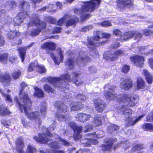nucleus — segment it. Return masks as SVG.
I'll list each match as a JSON object with an SVG mask.
<instances>
[{
  "label": "nucleus",
  "mask_w": 153,
  "mask_h": 153,
  "mask_svg": "<svg viewBox=\"0 0 153 153\" xmlns=\"http://www.w3.org/2000/svg\"><path fill=\"white\" fill-rule=\"evenodd\" d=\"M65 18H65L62 17L59 19L57 21V25L60 26H62L64 22Z\"/></svg>",
  "instance_id": "63"
},
{
  "label": "nucleus",
  "mask_w": 153,
  "mask_h": 153,
  "mask_svg": "<svg viewBox=\"0 0 153 153\" xmlns=\"http://www.w3.org/2000/svg\"><path fill=\"white\" fill-rule=\"evenodd\" d=\"M47 80L49 83L54 86H57V84L60 81L63 80L68 82L72 80L70 75L68 73L62 74L60 77H48Z\"/></svg>",
  "instance_id": "5"
},
{
  "label": "nucleus",
  "mask_w": 153,
  "mask_h": 153,
  "mask_svg": "<svg viewBox=\"0 0 153 153\" xmlns=\"http://www.w3.org/2000/svg\"><path fill=\"white\" fill-rule=\"evenodd\" d=\"M70 106L71 111H77L82 109L83 105L81 102H74L70 104Z\"/></svg>",
  "instance_id": "20"
},
{
  "label": "nucleus",
  "mask_w": 153,
  "mask_h": 153,
  "mask_svg": "<svg viewBox=\"0 0 153 153\" xmlns=\"http://www.w3.org/2000/svg\"><path fill=\"white\" fill-rule=\"evenodd\" d=\"M144 116V115L143 114L142 115L137 118L136 119H135L134 120L132 121L131 123H130V121H128V123H129L128 124V125L129 126H133L136 123H137L139 120H141L142 118H143Z\"/></svg>",
  "instance_id": "41"
},
{
  "label": "nucleus",
  "mask_w": 153,
  "mask_h": 153,
  "mask_svg": "<svg viewBox=\"0 0 153 153\" xmlns=\"http://www.w3.org/2000/svg\"><path fill=\"white\" fill-rule=\"evenodd\" d=\"M12 112L6 106L2 104L0 105V115L2 116L10 115Z\"/></svg>",
  "instance_id": "21"
},
{
  "label": "nucleus",
  "mask_w": 153,
  "mask_h": 153,
  "mask_svg": "<svg viewBox=\"0 0 153 153\" xmlns=\"http://www.w3.org/2000/svg\"><path fill=\"white\" fill-rule=\"evenodd\" d=\"M37 151V150L35 147L30 145H28L26 152H25L23 150L22 153H36Z\"/></svg>",
  "instance_id": "34"
},
{
  "label": "nucleus",
  "mask_w": 153,
  "mask_h": 153,
  "mask_svg": "<svg viewBox=\"0 0 153 153\" xmlns=\"http://www.w3.org/2000/svg\"><path fill=\"white\" fill-rule=\"evenodd\" d=\"M114 53L115 56L117 57V59L118 56L122 55L124 54L123 52L120 49L116 50Z\"/></svg>",
  "instance_id": "57"
},
{
  "label": "nucleus",
  "mask_w": 153,
  "mask_h": 153,
  "mask_svg": "<svg viewBox=\"0 0 153 153\" xmlns=\"http://www.w3.org/2000/svg\"><path fill=\"white\" fill-rule=\"evenodd\" d=\"M65 18H69L66 23V26L68 27L70 26L75 25L79 21V18L76 16H71L70 15L66 14L64 16Z\"/></svg>",
  "instance_id": "15"
},
{
  "label": "nucleus",
  "mask_w": 153,
  "mask_h": 153,
  "mask_svg": "<svg viewBox=\"0 0 153 153\" xmlns=\"http://www.w3.org/2000/svg\"><path fill=\"white\" fill-rule=\"evenodd\" d=\"M117 139L114 137H110L105 138L104 140V144H102L99 146L101 150L103 151H109L112 148L114 143L116 142Z\"/></svg>",
  "instance_id": "8"
},
{
  "label": "nucleus",
  "mask_w": 153,
  "mask_h": 153,
  "mask_svg": "<svg viewBox=\"0 0 153 153\" xmlns=\"http://www.w3.org/2000/svg\"><path fill=\"white\" fill-rule=\"evenodd\" d=\"M21 75V72L20 71H15L11 74L12 79L16 80L19 79Z\"/></svg>",
  "instance_id": "37"
},
{
  "label": "nucleus",
  "mask_w": 153,
  "mask_h": 153,
  "mask_svg": "<svg viewBox=\"0 0 153 153\" xmlns=\"http://www.w3.org/2000/svg\"><path fill=\"white\" fill-rule=\"evenodd\" d=\"M120 46V44L119 42H117L111 45L110 47L112 49H117Z\"/></svg>",
  "instance_id": "62"
},
{
  "label": "nucleus",
  "mask_w": 153,
  "mask_h": 153,
  "mask_svg": "<svg viewBox=\"0 0 153 153\" xmlns=\"http://www.w3.org/2000/svg\"><path fill=\"white\" fill-rule=\"evenodd\" d=\"M42 21L38 17L34 18L33 20V23L36 26H38L39 25L41 22Z\"/></svg>",
  "instance_id": "56"
},
{
  "label": "nucleus",
  "mask_w": 153,
  "mask_h": 153,
  "mask_svg": "<svg viewBox=\"0 0 153 153\" xmlns=\"http://www.w3.org/2000/svg\"><path fill=\"white\" fill-rule=\"evenodd\" d=\"M69 126L73 129L74 134L73 137L75 140H78L82 137L80 133L82 130V127L81 126H77L74 122H71L69 123Z\"/></svg>",
  "instance_id": "10"
},
{
  "label": "nucleus",
  "mask_w": 153,
  "mask_h": 153,
  "mask_svg": "<svg viewBox=\"0 0 153 153\" xmlns=\"http://www.w3.org/2000/svg\"><path fill=\"white\" fill-rule=\"evenodd\" d=\"M74 58H70L66 60L65 62V65L68 67L69 70L72 69L74 65Z\"/></svg>",
  "instance_id": "31"
},
{
  "label": "nucleus",
  "mask_w": 153,
  "mask_h": 153,
  "mask_svg": "<svg viewBox=\"0 0 153 153\" xmlns=\"http://www.w3.org/2000/svg\"><path fill=\"white\" fill-rule=\"evenodd\" d=\"M41 31V30L39 28L33 29L30 32V35L32 37H35L38 35Z\"/></svg>",
  "instance_id": "39"
},
{
  "label": "nucleus",
  "mask_w": 153,
  "mask_h": 153,
  "mask_svg": "<svg viewBox=\"0 0 153 153\" xmlns=\"http://www.w3.org/2000/svg\"><path fill=\"white\" fill-rule=\"evenodd\" d=\"M36 67L37 68L38 72L40 74L45 73L46 72V70L44 66L36 65Z\"/></svg>",
  "instance_id": "38"
},
{
  "label": "nucleus",
  "mask_w": 153,
  "mask_h": 153,
  "mask_svg": "<svg viewBox=\"0 0 153 153\" xmlns=\"http://www.w3.org/2000/svg\"><path fill=\"white\" fill-rule=\"evenodd\" d=\"M14 100L21 112H23L24 109L25 115L29 119L31 120L39 118L40 116L38 112L35 111L29 113L27 111V108L30 109L32 105L31 100L27 94L24 93L20 98V100L17 97L15 98Z\"/></svg>",
  "instance_id": "1"
},
{
  "label": "nucleus",
  "mask_w": 153,
  "mask_h": 153,
  "mask_svg": "<svg viewBox=\"0 0 153 153\" xmlns=\"http://www.w3.org/2000/svg\"><path fill=\"white\" fill-rule=\"evenodd\" d=\"M21 122L24 127L28 128L30 127V122L27 121L25 118H23L21 119Z\"/></svg>",
  "instance_id": "45"
},
{
  "label": "nucleus",
  "mask_w": 153,
  "mask_h": 153,
  "mask_svg": "<svg viewBox=\"0 0 153 153\" xmlns=\"http://www.w3.org/2000/svg\"><path fill=\"white\" fill-rule=\"evenodd\" d=\"M113 33L117 36H120L122 35V33L121 31L117 29L114 30L113 31Z\"/></svg>",
  "instance_id": "53"
},
{
  "label": "nucleus",
  "mask_w": 153,
  "mask_h": 153,
  "mask_svg": "<svg viewBox=\"0 0 153 153\" xmlns=\"http://www.w3.org/2000/svg\"><path fill=\"white\" fill-rule=\"evenodd\" d=\"M27 12L24 11L19 13L13 19V23L14 26H19L23 22V19L26 17L29 16Z\"/></svg>",
  "instance_id": "12"
},
{
  "label": "nucleus",
  "mask_w": 153,
  "mask_h": 153,
  "mask_svg": "<svg viewBox=\"0 0 153 153\" xmlns=\"http://www.w3.org/2000/svg\"><path fill=\"white\" fill-rule=\"evenodd\" d=\"M55 108H56L58 112H56L55 114V117L58 120L60 121L65 119L66 117L64 114H62L60 113H65L68 111V108L63 102L57 101H56L54 104Z\"/></svg>",
  "instance_id": "4"
},
{
  "label": "nucleus",
  "mask_w": 153,
  "mask_h": 153,
  "mask_svg": "<svg viewBox=\"0 0 153 153\" xmlns=\"http://www.w3.org/2000/svg\"><path fill=\"white\" fill-rule=\"evenodd\" d=\"M116 6L120 12L126 8L130 9L134 6L133 0H117Z\"/></svg>",
  "instance_id": "7"
},
{
  "label": "nucleus",
  "mask_w": 153,
  "mask_h": 153,
  "mask_svg": "<svg viewBox=\"0 0 153 153\" xmlns=\"http://www.w3.org/2000/svg\"><path fill=\"white\" fill-rule=\"evenodd\" d=\"M142 128L146 131H153V125L151 123H145L142 126Z\"/></svg>",
  "instance_id": "35"
},
{
  "label": "nucleus",
  "mask_w": 153,
  "mask_h": 153,
  "mask_svg": "<svg viewBox=\"0 0 153 153\" xmlns=\"http://www.w3.org/2000/svg\"><path fill=\"white\" fill-rule=\"evenodd\" d=\"M15 37V34L14 31H10L7 34V37L9 39H13Z\"/></svg>",
  "instance_id": "51"
},
{
  "label": "nucleus",
  "mask_w": 153,
  "mask_h": 153,
  "mask_svg": "<svg viewBox=\"0 0 153 153\" xmlns=\"http://www.w3.org/2000/svg\"><path fill=\"white\" fill-rule=\"evenodd\" d=\"M131 62L137 67L141 68L143 67L145 59L141 55H134L130 57Z\"/></svg>",
  "instance_id": "11"
},
{
  "label": "nucleus",
  "mask_w": 153,
  "mask_h": 153,
  "mask_svg": "<svg viewBox=\"0 0 153 153\" xmlns=\"http://www.w3.org/2000/svg\"><path fill=\"white\" fill-rule=\"evenodd\" d=\"M144 148L143 145L142 144H138L134 146V149L136 150H140Z\"/></svg>",
  "instance_id": "59"
},
{
  "label": "nucleus",
  "mask_w": 153,
  "mask_h": 153,
  "mask_svg": "<svg viewBox=\"0 0 153 153\" xmlns=\"http://www.w3.org/2000/svg\"><path fill=\"white\" fill-rule=\"evenodd\" d=\"M49 145L51 148L53 149H57L59 148L58 144L56 141H53L50 143Z\"/></svg>",
  "instance_id": "43"
},
{
  "label": "nucleus",
  "mask_w": 153,
  "mask_h": 153,
  "mask_svg": "<svg viewBox=\"0 0 153 153\" xmlns=\"http://www.w3.org/2000/svg\"><path fill=\"white\" fill-rule=\"evenodd\" d=\"M143 74L145 76V79L149 85H151L153 82V76L146 70H143Z\"/></svg>",
  "instance_id": "22"
},
{
  "label": "nucleus",
  "mask_w": 153,
  "mask_h": 153,
  "mask_svg": "<svg viewBox=\"0 0 153 153\" xmlns=\"http://www.w3.org/2000/svg\"><path fill=\"white\" fill-rule=\"evenodd\" d=\"M119 111L123 114L126 113L131 114L132 112V110L131 108H128L126 106L124 105L121 106L120 108Z\"/></svg>",
  "instance_id": "33"
},
{
  "label": "nucleus",
  "mask_w": 153,
  "mask_h": 153,
  "mask_svg": "<svg viewBox=\"0 0 153 153\" xmlns=\"http://www.w3.org/2000/svg\"><path fill=\"white\" fill-rule=\"evenodd\" d=\"M87 40L86 45L88 48L91 50L96 49L97 46L104 45L107 42V41H104L99 43H96L94 42L91 39H88Z\"/></svg>",
  "instance_id": "18"
},
{
  "label": "nucleus",
  "mask_w": 153,
  "mask_h": 153,
  "mask_svg": "<svg viewBox=\"0 0 153 153\" xmlns=\"http://www.w3.org/2000/svg\"><path fill=\"white\" fill-rule=\"evenodd\" d=\"M62 28L60 27H55L53 28L52 32L53 33H60L61 30Z\"/></svg>",
  "instance_id": "58"
},
{
  "label": "nucleus",
  "mask_w": 153,
  "mask_h": 153,
  "mask_svg": "<svg viewBox=\"0 0 153 153\" xmlns=\"http://www.w3.org/2000/svg\"><path fill=\"white\" fill-rule=\"evenodd\" d=\"M93 102L94 108L98 113L102 112L107 107L106 103L100 98H97L94 99Z\"/></svg>",
  "instance_id": "9"
},
{
  "label": "nucleus",
  "mask_w": 153,
  "mask_h": 153,
  "mask_svg": "<svg viewBox=\"0 0 153 153\" xmlns=\"http://www.w3.org/2000/svg\"><path fill=\"white\" fill-rule=\"evenodd\" d=\"M144 116V115L143 114L142 115L137 118L136 119H135L134 120L132 121L131 123H130V121H128V123H129L128 124V125L129 126H133L136 123H137L139 120H141L142 118H143Z\"/></svg>",
  "instance_id": "42"
},
{
  "label": "nucleus",
  "mask_w": 153,
  "mask_h": 153,
  "mask_svg": "<svg viewBox=\"0 0 153 153\" xmlns=\"http://www.w3.org/2000/svg\"><path fill=\"white\" fill-rule=\"evenodd\" d=\"M5 43V40L0 34V47L4 45Z\"/></svg>",
  "instance_id": "61"
},
{
  "label": "nucleus",
  "mask_w": 153,
  "mask_h": 153,
  "mask_svg": "<svg viewBox=\"0 0 153 153\" xmlns=\"http://www.w3.org/2000/svg\"><path fill=\"white\" fill-rule=\"evenodd\" d=\"M38 26L40 27V29L41 30L46 28L47 26V24L46 22L42 21Z\"/></svg>",
  "instance_id": "54"
},
{
  "label": "nucleus",
  "mask_w": 153,
  "mask_h": 153,
  "mask_svg": "<svg viewBox=\"0 0 153 153\" xmlns=\"http://www.w3.org/2000/svg\"><path fill=\"white\" fill-rule=\"evenodd\" d=\"M40 48L43 50L47 51H53L55 50L56 45L55 43L52 42H45L41 46Z\"/></svg>",
  "instance_id": "16"
},
{
  "label": "nucleus",
  "mask_w": 153,
  "mask_h": 153,
  "mask_svg": "<svg viewBox=\"0 0 153 153\" xmlns=\"http://www.w3.org/2000/svg\"><path fill=\"white\" fill-rule=\"evenodd\" d=\"M85 129L83 131V132H87L91 131L93 129L92 126L90 124H87L84 127Z\"/></svg>",
  "instance_id": "48"
},
{
  "label": "nucleus",
  "mask_w": 153,
  "mask_h": 153,
  "mask_svg": "<svg viewBox=\"0 0 153 153\" xmlns=\"http://www.w3.org/2000/svg\"><path fill=\"white\" fill-rule=\"evenodd\" d=\"M135 34V31L129 30L124 33L122 37L123 40L126 41L132 38Z\"/></svg>",
  "instance_id": "25"
},
{
  "label": "nucleus",
  "mask_w": 153,
  "mask_h": 153,
  "mask_svg": "<svg viewBox=\"0 0 153 153\" xmlns=\"http://www.w3.org/2000/svg\"><path fill=\"white\" fill-rule=\"evenodd\" d=\"M119 129V127L116 125L111 124L108 126L107 130L110 134H117Z\"/></svg>",
  "instance_id": "26"
},
{
  "label": "nucleus",
  "mask_w": 153,
  "mask_h": 153,
  "mask_svg": "<svg viewBox=\"0 0 153 153\" xmlns=\"http://www.w3.org/2000/svg\"><path fill=\"white\" fill-rule=\"evenodd\" d=\"M100 25L103 27H108L112 26L111 23L107 21H104L100 23Z\"/></svg>",
  "instance_id": "47"
},
{
  "label": "nucleus",
  "mask_w": 153,
  "mask_h": 153,
  "mask_svg": "<svg viewBox=\"0 0 153 153\" xmlns=\"http://www.w3.org/2000/svg\"><path fill=\"white\" fill-rule=\"evenodd\" d=\"M104 96L107 100H114L117 99V101L119 102H128V105L130 107L135 105L137 103V98L134 97H131L128 94H123L118 99L117 95L114 93V89L109 88L108 91H105L104 94Z\"/></svg>",
  "instance_id": "2"
},
{
  "label": "nucleus",
  "mask_w": 153,
  "mask_h": 153,
  "mask_svg": "<svg viewBox=\"0 0 153 153\" xmlns=\"http://www.w3.org/2000/svg\"><path fill=\"white\" fill-rule=\"evenodd\" d=\"M8 4L11 8H13L16 5V3L14 1H9L8 2Z\"/></svg>",
  "instance_id": "64"
},
{
  "label": "nucleus",
  "mask_w": 153,
  "mask_h": 153,
  "mask_svg": "<svg viewBox=\"0 0 153 153\" xmlns=\"http://www.w3.org/2000/svg\"><path fill=\"white\" fill-rule=\"evenodd\" d=\"M104 119L103 116L101 115H96L93 120L94 124L95 126H99L102 125V120Z\"/></svg>",
  "instance_id": "23"
},
{
  "label": "nucleus",
  "mask_w": 153,
  "mask_h": 153,
  "mask_svg": "<svg viewBox=\"0 0 153 153\" xmlns=\"http://www.w3.org/2000/svg\"><path fill=\"white\" fill-rule=\"evenodd\" d=\"M130 69V67L129 65L124 64L122 67L121 71L124 74H126L129 71Z\"/></svg>",
  "instance_id": "40"
},
{
  "label": "nucleus",
  "mask_w": 153,
  "mask_h": 153,
  "mask_svg": "<svg viewBox=\"0 0 153 153\" xmlns=\"http://www.w3.org/2000/svg\"><path fill=\"white\" fill-rule=\"evenodd\" d=\"M146 121L151 122L153 121V114H149L146 117Z\"/></svg>",
  "instance_id": "60"
},
{
  "label": "nucleus",
  "mask_w": 153,
  "mask_h": 153,
  "mask_svg": "<svg viewBox=\"0 0 153 153\" xmlns=\"http://www.w3.org/2000/svg\"><path fill=\"white\" fill-rule=\"evenodd\" d=\"M58 139L59 140V141L61 142L62 144L64 146H68L69 145V143L65 140L63 139L60 137H58Z\"/></svg>",
  "instance_id": "50"
},
{
  "label": "nucleus",
  "mask_w": 153,
  "mask_h": 153,
  "mask_svg": "<svg viewBox=\"0 0 153 153\" xmlns=\"http://www.w3.org/2000/svg\"><path fill=\"white\" fill-rule=\"evenodd\" d=\"M137 88L140 89L144 88L146 82L141 77H138L136 80Z\"/></svg>",
  "instance_id": "27"
},
{
  "label": "nucleus",
  "mask_w": 153,
  "mask_h": 153,
  "mask_svg": "<svg viewBox=\"0 0 153 153\" xmlns=\"http://www.w3.org/2000/svg\"><path fill=\"white\" fill-rule=\"evenodd\" d=\"M35 91L33 93L34 96L38 98H42L44 96V94L43 91L37 87H35L34 88Z\"/></svg>",
  "instance_id": "28"
},
{
  "label": "nucleus",
  "mask_w": 153,
  "mask_h": 153,
  "mask_svg": "<svg viewBox=\"0 0 153 153\" xmlns=\"http://www.w3.org/2000/svg\"><path fill=\"white\" fill-rule=\"evenodd\" d=\"M151 52L153 56V49L151 50ZM148 61L150 68L153 70V57L150 58L149 59Z\"/></svg>",
  "instance_id": "49"
},
{
  "label": "nucleus",
  "mask_w": 153,
  "mask_h": 153,
  "mask_svg": "<svg viewBox=\"0 0 153 153\" xmlns=\"http://www.w3.org/2000/svg\"><path fill=\"white\" fill-rule=\"evenodd\" d=\"M9 54L7 53L0 54V62L3 64H6L7 62Z\"/></svg>",
  "instance_id": "32"
},
{
  "label": "nucleus",
  "mask_w": 153,
  "mask_h": 153,
  "mask_svg": "<svg viewBox=\"0 0 153 153\" xmlns=\"http://www.w3.org/2000/svg\"><path fill=\"white\" fill-rule=\"evenodd\" d=\"M103 56L106 60L111 61H114L117 59V57L115 56L114 53H112L110 51H107L104 55Z\"/></svg>",
  "instance_id": "24"
},
{
  "label": "nucleus",
  "mask_w": 153,
  "mask_h": 153,
  "mask_svg": "<svg viewBox=\"0 0 153 153\" xmlns=\"http://www.w3.org/2000/svg\"><path fill=\"white\" fill-rule=\"evenodd\" d=\"M90 117L91 116L89 114L79 113L76 115V119L80 122L84 123L89 120Z\"/></svg>",
  "instance_id": "19"
},
{
  "label": "nucleus",
  "mask_w": 153,
  "mask_h": 153,
  "mask_svg": "<svg viewBox=\"0 0 153 153\" xmlns=\"http://www.w3.org/2000/svg\"><path fill=\"white\" fill-rule=\"evenodd\" d=\"M12 81V78L9 73L5 72L4 74L0 72V82L9 85Z\"/></svg>",
  "instance_id": "14"
},
{
  "label": "nucleus",
  "mask_w": 153,
  "mask_h": 153,
  "mask_svg": "<svg viewBox=\"0 0 153 153\" xmlns=\"http://www.w3.org/2000/svg\"><path fill=\"white\" fill-rule=\"evenodd\" d=\"M17 51L19 52V56L21 59L22 62H23L25 60L26 53L25 47H20L17 49Z\"/></svg>",
  "instance_id": "30"
},
{
  "label": "nucleus",
  "mask_w": 153,
  "mask_h": 153,
  "mask_svg": "<svg viewBox=\"0 0 153 153\" xmlns=\"http://www.w3.org/2000/svg\"><path fill=\"white\" fill-rule=\"evenodd\" d=\"M36 65L34 62H32L29 65L27 70L28 72H32L34 70Z\"/></svg>",
  "instance_id": "46"
},
{
  "label": "nucleus",
  "mask_w": 153,
  "mask_h": 153,
  "mask_svg": "<svg viewBox=\"0 0 153 153\" xmlns=\"http://www.w3.org/2000/svg\"><path fill=\"white\" fill-rule=\"evenodd\" d=\"M143 34L146 36H153V31L149 29H145L143 30Z\"/></svg>",
  "instance_id": "44"
},
{
  "label": "nucleus",
  "mask_w": 153,
  "mask_h": 153,
  "mask_svg": "<svg viewBox=\"0 0 153 153\" xmlns=\"http://www.w3.org/2000/svg\"><path fill=\"white\" fill-rule=\"evenodd\" d=\"M91 16V14L89 13L85 14L84 15H81L80 16L81 19L82 21H85L86 19H89Z\"/></svg>",
  "instance_id": "52"
},
{
  "label": "nucleus",
  "mask_w": 153,
  "mask_h": 153,
  "mask_svg": "<svg viewBox=\"0 0 153 153\" xmlns=\"http://www.w3.org/2000/svg\"><path fill=\"white\" fill-rule=\"evenodd\" d=\"M16 149L18 153H22L25 146L23 138L20 136L17 138L15 142Z\"/></svg>",
  "instance_id": "13"
},
{
  "label": "nucleus",
  "mask_w": 153,
  "mask_h": 153,
  "mask_svg": "<svg viewBox=\"0 0 153 153\" xmlns=\"http://www.w3.org/2000/svg\"><path fill=\"white\" fill-rule=\"evenodd\" d=\"M43 88L45 91L48 93H53L55 91V90L50 85L46 84L44 85Z\"/></svg>",
  "instance_id": "36"
},
{
  "label": "nucleus",
  "mask_w": 153,
  "mask_h": 153,
  "mask_svg": "<svg viewBox=\"0 0 153 153\" xmlns=\"http://www.w3.org/2000/svg\"><path fill=\"white\" fill-rule=\"evenodd\" d=\"M72 74H74L73 77V79L74 80V83L75 85L78 86L82 84L83 82L82 81H79L78 80L76 79L77 77H79V76L81 73H78L76 71L72 72Z\"/></svg>",
  "instance_id": "29"
},
{
  "label": "nucleus",
  "mask_w": 153,
  "mask_h": 153,
  "mask_svg": "<svg viewBox=\"0 0 153 153\" xmlns=\"http://www.w3.org/2000/svg\"><path fill=\"white\" fill-rule=\"evenodd\" d=\"M46 133H39L38 134V136H35L33 139L37 142L42 144H45L50 141L49 138L47 137H52L53 134L50 131L48 128L45 129Z\"/></svg>",
  "instance_id": "6"
},
{
  "label": "nucleus",
  "mask_w": 153,
  "mask_h": 153,
  "mask_svg": "<svg viewBox=\"0 0 153 153\" xmlns=\"http://www.w3.org/2000/svg\"><path fill=\"white\" fill-rule=\"evenodd\" d=\"M2 123L6 128H8L9 126H10L11 125V122L9 120H3L2 121Z\"/></svg>",
  "instance_id": "55"
},
{
  "label": "nucleus",
  "mask_w": 153,
  "mask_h": 153,
  "mask_svg": "<svg viewBox=\"0 0 153 153\" xmlns=\"http://www.w3.org/2000/svg\"><path fill=\"white\" fill-rule=\"evenodd\" d=\"M101 1V0H90L89 1L83 2V3L84 4L82 6L81 9H74V13L77 15H81L84 10L91 13L95 10L96 5H99L100 4Z\"/></svg>",
  "instance_id": "3"
},
{
  "label": "nucleus",
  "mask_w": 153,
  "mask_h": 153,
  "mask_svg": "<svg viewBox=\"0 0 153 153\" xmlns=\"http://www.w3.org/2000/svg\"><path fill=\"white\" fill-rule=\"evenodd\" d=\"M121 85L124 90H128L133 87V81L130 77H127L123 80Z\"/></svg>",
  "instance_id": "17"
}]
</instances>
